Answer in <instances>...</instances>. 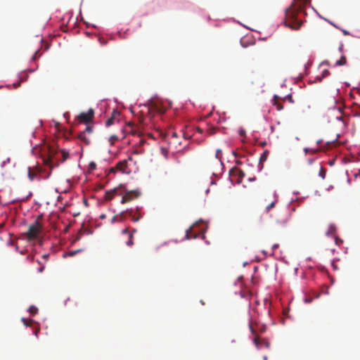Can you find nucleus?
<instances>
[{
	"instance_id": "obj_25",
	"label": "nucleus",
	"mask_w": 360,
	"mask_h": 360,
	"mask_svg": "<svg viewBox=\"0 0 360 360\" xmlns=\"http://www.w3.org/2000/svg\"><path fill=\"white\" fill-rule=\"evenodd\" d=\"M113 123H114V117H111L107 120V121L105 122V125L107 127H109V126L112 125Z\"/></svg>"
},
{
	"instance_id": "obj_13",
	"label": "nucleus",
	"mask_w": 360,
	"mask_h": 360,
	"mask_svg": "<svg viewBox=\"0 0 360 360\" xmlns=\"http://www.w3.org/2000/svg\"><path fill=\"white\" fill-rule=\"evenodd\" d=\"M78 138L86 145L90 143V139L86 136L85 131L80 132L78 134Z\"/></svg>"
},
{
	"instance_id": "obj_32",
	"label": "nucleus",
	"mask_w": 360,
	"mask_h": 360,
	"mask_svg": "<svg viewBox=\"0 0 360 360\" xmlns=\"http://www.w3.org/2000/svg\"><path fill=\"white\" fill-rule=\"evenodd\" d=\"M191 231V229L190 228L188 230L186 231V238L188 239H190L191 238V236H190V232Z\"/></svg>"
},
{
	"instance_id": "obj_43",
	"label": "nucleus",
	"mask_w": 360,
	"mask_h": 360,
	"mask_svg": "<svg viewBox=\"0 0 360 360\" xmlns=\"http://www.w3.org/2000/svg\"><path fill=\"white\" fill-rule=\"evenodd\" d=\"M342 32H343L344 35H348L349 34V32L347 30H342Z\"/></svg>"
},
{
	"instance_id": "obj_33",
	"label": "nucleus",
	"mask_w": 360,
	"mask_h": 360,
	"mask_svg": "<svg viewBox=\"0 0 360 360\" xmlns=\"http://www.w3.org/2000/svg\"><path fill=\"white\" fill-rule=\"evenodd\" d=\"M80 250H76V251H73V252H69V255L70 256H73L75 255L77 252H79Z\"/></svg>"
},
{
	"instance_id": "obj_4",
	"label": "nucleus",
	"mask_w": 360,
	"mask_h": 360,
	"mask_svg": "<svg viewBox=\"0 0 360 360\" xmlns=\"http://www.w3.org/2000/svg\"><path fill=\"white\" fill-rule=\"evenodd\" d=\"M268 198H271V202L267 203L265 207V212L267 214L270 213L271 210L274 208L278 202V195L276 191H270L266 192L264 197V201L268 202Z\"/></svg>"
},
{
	"instance_id": "obj_38",
	"label": "nucleus",
	"mask_w": 360,
	"mask_h": 360,
	"mask_svg": "<svg viewBox=\"0 0 360 360\" xmlns=\"http://www.w3.org/2000/svg\"><path fill=\"white\" fill-rule=\"evenodd\" d=\"M343 49H344V45L342 44H341L339 47L340 52H343Z\"/></svg>"
},
{
	"instance_id": "obj_42",
	"label": "nucleus",
	"mask_w": 360,
	"mask_h": 360,
	"mask_svg": "<svg viewBox=\"0 0 360 360\" xmlns=\"http://www.w3.org/2000/svg\"><path fill=\"white\" fill-rule=\"evenodd\" d=\"M39 331V329H36L34 330V334L35 336L37 337Z\"/></svg>"
},
{
	"instance_id": "obj_40",
	"label": "nucleus",
	"mask_w": 360,
	"mask_h": 360,
	"mask_svg": "<svg viewBox=\"0 0 360 360\" xmlns=\"http://www.w3.org/2000/svg\"><path fill=\"white\" fill-rule=\"evenodd\" d=\"M117 170H118V169H117V168H116V166H115V167H112V168L110 169V172H115Z\"/></svg>"
},
{
	"instance_id": "obj_37",
	"label": "nucleus",
	"mask_w": 360,
	"mask_h": 360,
	"mask_svg": "<svg viewBox=\"0 0 360 360\" xmlns=\"http://www.w3.org/2000/svg\"><path fill=\"white\" fill-rule=\"evenodd\" d=\"M126 160H128V163L130 164V162H133V158L131 156H129V158Z\"/></svg>"
},
{
	"instance_id": "obj_48",
	"label": "nucleus",
	"mask_w": 360,
	"mask_h": 360,
	"mask_svg": "<svg viewBox=\"0 0 360 360\" xmlns=\"http://www.w3.org/2000/svg\"><path fill=\"white\" fill-rule=\"evenodd\" d=\"M321 142H322V140H321V139L318 140V141H317V144H320Z\"/></svg>"
},
{
	"instance_id": "obj_17",
	"label": "nucleus",
	"mask_w": 360,
	"mask_h": 360,
	"mask_svg": "<svg viewBox=\"0 0 360 360\" xmlns=\"http://www.w3.org/2000/svg\"><path fill=\"white\" fill-rule=\"evenodd\" d=\"M60 152H61V155H62L61 162H63L69 158L70 155H69V153L68 151H66L65 150H61Z\"/></svg>"
},
{
	"instance_id": "obj_27",
	"label": "nucleus",
	"mask_w": 360,
	"mask_h": 360,
	"mask_svg": "<svg viewBox=\"0 0 360 360\" xmlns=\"http://www.w3.org/2000/svg\"><path fill=\"white\" fill-rule=\"evenodd\" d=\"M333 111L336 112H338L339 114V115L336 116V118L338 120H341L342 119V115H341L342 112H341L340 108H335V109H333Z\"/></svg>"
},
{
	"instance_id": "obj_12",
	"label": "nucleus",
	"mask_w": 360,
	"mask_h": 360,
	"mask_svg": "<svg viewBox=\"0 0 360 360\" xmlns=\"http://www.w3.org/2000/svg\"><path fill=\"white\" fill-rule=\"evenodd\" d=\"M127 212L129 217L134 222L138 221L143 217V214L139 212L138 208L136 212H134L132 210H130L127 211Z\"/></svg>"
},
{
	"instance_id": "obj_49",
	"label": "nucleus",
	"mask_w": 360,
	"mask_h": 360,
	"mask_svg": "<svg viewBox=\"0 0 360 360\" xmlns=\"http://www.w3.org/2000/svg\"><path fill=\"white\" fill-rule=\"evenodd\" d=\"M309 150V148H304V152H305V153H307Z\"/></svg>"
},
{
	"instance_id": "obj_36",
	"label": "nucleus",
	"mask_w": 360,
	"mask_h": 360,
	"mask_svg": "<svg viewBox=\"0 0 360 360\" xmlns=\"http://www.w3.org/2000/svg\"><path fill=\"white\" fill-rule=\"evenodd\" d=\"M339 243H342V240L339 239L338 238L335 237V243L338 245Z\"/></svg>"
},
{
	"instance_id": "obj_16",
	"label": "nucleus",
	"mask_w": 360,
	"mask_h": 360,
	"mask_svg": "<svg viewBox=\"0 0 360 360\" xmlns=\"http://www.w3.org/2000/svg\"><path fill=\"white\" fill-rule=\"evenodd\" d=\"M117 192V189H114L112 191H109L105 193V199L107 200H110L112 199L114 193Z\"/></svg>"
},
{
	"instance_id": "obj_9",
	"label": "nucleus",
	"mask_w": 360,
	"mask_h": 360,
	"mask_svg": "<svg viewBox=\"0 0 360 360\" xmlns=\"http://www.w3.org/2000/svg\"><path fill=\"white\" fill-rule=\"evenodd\" d=\"M116 168L122 173L129 174L131 172L130 164L128 163V160H124L118 162Z\"/></svg>"
},
{
	"instance_id": "obj_19",
	"label": "nucleus",
	"mask_w": 360,
	"mask_h": 360,
	"mask_svg": "<svg viewBox=\"0 0 360 360\" xmlns=\"http://www.w3.org/2000/svg\"><path fill=\"white\" fill-rule=\"evenodd\" d=\"M231 172H235L237 175H238L240 177H243L245 176L244 172L238 168H234L231 170Z\"/></svg>"
},
{
	"instance_id": "obj_21",
	"label": "nucleus",
	"mask_w": 360,
	"mask_h": 360,
	"mask_svg": "<svg viewBox=\"0 0 360 360\" xmlns=\"http://www.w3.org/2000/svg\"><path fill=\"white\" fill-rule=\"evenodd\" d=\"M21 321L26 326H30L34 322L32 319H26L25 318H22Z\"/></svg>"
},
{
	"instance_id": "obj_10",
	"label": "nucleus",
	"mask_w": 360,
	"mask_h": 360,
	"mask_svg": "<svg viewBox=\"0 0 360 360\" xmlns=\"http://www.w3.org/2000/svg\"><path fill=\"white\" fill-rule=\"evenodd\" d=\"M139 193L138 191H131L127 192L122 196L121 202L122 204L128 202L132 200L134 198H137L139 196Z\"/></svg>"
},
{
	"instance_id": "obj_30",
	"label": "nucleus",
	"mask_w": 360,
	"mask_h": 360,
	"mask_svg": "<svg viewBox=\"0 0 360 360\" xmlns=\"http://www.w3.org/2000/svg\"><path fill=\"white\" fill-rule=\"evenodd\" d=\"M215 131H216V128L212 127V128L209 129L207 131L210 135H212L215 133Z\"/></svg>"
},
{
	"instance_id": "obj_44",
	"label": "nucleus",
	"mask_w": 360,
	"mask_h": 360,
	"mask_svg": "<svg viewBox=\"0 0 360 360\" xmlns=\"http://www.w3.org/2000/svg\"><path fill=\"white\" fill-rule=\"evenodd\" d=\"M44 269V266H41L39 269V272H42Z\"/></svg>"
},
{
	"instance_id": "obj_46",
	"label": "nucleus",
	"mask_w": 360,
	"mask_h": 360,
	"mask_svg": "<svg viewBox=\"0 0 360 360\" xmlns=\"http://www.w3.org/2000/svg\"><path fill=\"white\" fill-rule=\"evenodd\" d=\"M310 150H311L312 153H316V152L318 151V150H316H316L311 149Z\"/></svg>"
},
{
	"instance_id": "obj_24",
	"label": "nucleus",
	"mask_w": 360,
	"mask_h": 360,
	"mask_svg": "<svg viewBox=\"0 0 360 360\" xmlns=\"http://www.w3.org/2000/svg\"><path fill=\"white\" fill-rule=\"evenodd\" d=\"M221 150L217 149L215 154V158L219 160V161L221 163Z\"/></svg>"
},
{
	"instance_id": "obj_18",
	"label": "nucleus",
	"mask_w": 360,
	"mask_h": 360,
	"mask_svg": "<svg viewBox=\"0 0 360 360\" xmlns=\"http://www.w3.org/2000/svg\"><path fill=\"white\" fill-rule=\"evenodd\" d=\"M336 231V227L335 225L333 224H330L329 227H328V231L327 232V234H330V235H332L333 236L335 232Z\"/></svg>"
},
{
	"instance_id": "obj_34",
	"label": "nucleus",
	"mask_w": 360,
	"mask_h": 360,
	"mask_svg": "<svg viewBox=\"0 0 360 360\" xmlns=\"http://www.w3.org/2000/svg\"><path fill=\"white\" fill-rule=\"evenodd\" d=\"M39 51L37 50L35 53H34V55L32 57V59L33 60H36V58H37V54L39 53Z\"/></svg>"
},
{
	"instance_id": "obj_31",
	"label": "nucleus",
	"mask_w": 360,
	"mask_h": 360,
	"mask_svg": "<svg viewBox=\"0 0 360 360\" xmlns=\"http://www.w3.org/2000/svg\"><path fill=\"white\" fill-rule=\"evenodd\" d=\"M330 75V72L328 70H325L323 72V77H326Z\"/></svg>"
},
{
	"instance_id": "obj_5",
	"label": "nucleus",
	"mask_w": 360,
	"mask_h": 360,
	"mask_svg": "<svg viewBox=\"0 0 360 360\" xmlns=\"http://www.w3.org/2000/svg\"><path fill=\"white\" fill-rule=\"evenodd\" d=\"M250 328L251 333L255 335V337L253 338V342L256 347L258 349H261L262 347L269 349L271 346L270 342L266 338L261 339L259 335H256V331L252 327V324H250Z\"/></svg>"
},
{
	"instance_id": "obj_3",
	"label": "nucleus",
	"mask_w": 360,
	"mask_h": 360,
	"mask_svg": "<svg viewBox=\"0 0 360 360\" xmlns=\"http://www.w3.org/2000/svg\"><path fill=\"white\" fill-rule=\"evenodd\" d=\"M39 218L41 217H39L35 222L29 226L27 232L22 234L23 238L27 241H32L39 238V234L43 229V225L39 221Z\"/></svg>"
},
{
	"instance_id": "obj_6",
	"label": "nucleus",
	"mask_w": 360,
	"mask_h": 360,
	"mask_svg": "<svg viewBox=\"0 0 360 360\" xmlns=\"http://www.w3.org/2000/svg\"><path fill=\"white\" fill-rule=\"evenodd\" d=\"M289 218L285 213H281L275 219L273 226L276 230H281L285 229L288 224Z\"/></svg>"
},
{
	"instance_id": "obj_7",
	"label": "nucleus",
	"mask_w": 360,
	"mask_h": 360,
	"mask_svg": "<svg viewBox=\"0 0 360 360\" xmlns=\"http://www.w3.org/2000/svg\"><path fill=\"white\" fill-rule=\"evenodd\" d=\"M42 172V169L39 166L29 167L27 168V175L30 181L34 179H41L40 173Z\"/></svg>"
},
{
	"instance_id": "obj_22",
	"label": "nucleus",
	"mask_w": 360,
	"mask_h": 360,
	"mask_svg": "<svg viewBox=\"0 0 360 360\" xmlns=\"http://www.w3.org/2000/svg\"><path fill=\"white\" fill-rule=\"evenodd\" d=\"M269 153V152L268 150H264L263 152V153L262 154V155H261V157L259 158V160L261 162L266 161L267 158H268Z\"/></svg>"
},
{
	"instance_id": "obj_14",
	"label": "nucleus",
	"mask_w": 360,
	"mask_h": 360,
	"mask_svg": "<svg viewBox=\"0 0 360 360\" xmlns=\"http://www.w3.org/2000/svg\"><path fill=\"white\" fill-rule=\"evenodd\" d=\"M278 96H274V100H273V105H275L276 107V109L278 110H281L283 109V106L281 103H280L278 101Z\"/></svg>"
},
{
	"instance_id": "obj_1",
	"label": "nucleus",
	"mask_w": 360,
	"mask_h": 360,
	"mask_svg": "<svg viewBox=\"0 0 360 360\" xmlns=\"http://www.w3.org/2000/svg\"><path fill=\"white\" fill-rule=\"evenodd\" d=\"M309 3V0H293L290 6L285 10V25L295 30H299L303 24L300 15H306L304 8Z\"/></svg>"
},
{
	"instance_id": "obj_15",
	"label": "nucleus",
	"mask_w": 360,
	"mask_h": 360,
	"mask_svg": "<svg viewBox=\"0 0 360 360\" xmlns=\"http://www.w3.org/2000/svg\"><path fill=\"white\" fill-rule=\"evenodd\" d=\"M347 64V58L342 55L339 60L335 62V65L341 66Z\"/></svg>"
},
{
	"instance_id": "obj_8",
	"label": "nucleus",
	"mask_w": 360,
	"mask_h": 360,
	"mask_svg": "<svg viewBox=\"0 0 360 360\" xmlns=\"http://www.w3.org/2000/svg\"><path fill=\"white\" fill-rule=\"evenodd\" d=\"M94 115V110L92 108H90L86 112H81L78 115V120L82 123H88L93 119Z\"/></svg>"
},
{
	"instance_id": "obj_50",
	"label": "nucleus",
	"mask_w": 360,
	"mask_h": 360,
	"mask_svg": "<svg viewBox=\"0 0 360 360\" xmlns=\"http://www.w3.org/2000/svg\"><path fill=\"white\" fill-rule=\"evenodd\" d=\"M263 359H264V360H267V356H264L263 357Z\"/></svg>"
},
{
	"instance_id": "obj_41",
	"label": "nucleus",
	"mask_w": 360,
	"mask_h": 360,
	"mask_svg": "<svg viewBox=\"0 0 360 360\" xmlns=\"http://www.w3.org/2000/svg\"><path fill=\"white\" fill-rule=\"evenodd\" d=\"M278 244H274L273 246H272V249L273 250H275L276 248H278Z\"/></svg>"
},
{
	"instance_id": "obj_26",
	"label": "nucleus",
	"mask_w": 360,
	"mask_h": 360,
	"mask_svg": "<svg viewBox=\"0 0 360 360\" xmlns=\"http://www.w3.org/2000/svg\"><path fill=\"white\" fill-rule=\"evenodd\" d=\"M117 140H118V138L115 135L111 136L109 139V141L111 145L114 144L115 141H116Z\"/></svg>"
},
{
	"instance_id": "obj_51",
	"label": "nucleus",
	"mask_w": 360,
	"mask_h": 360,
	"mask_svg": "<svg viewBox=\"0 0 360 360\" xmlns=\"http://www.w3.org/2000/svg\"><path fill=\"white\" fill-rule=\"evenodd\" d=\"M269 202H271V198H268V202H265L269 203Z\"/></svg>"
},
{
	"instance_id": "obj_2",
	"label": "nucleus",
	"mask_w": 360,
	"mask_h": 360,
	"mask_svg": "<svg viewBox=\"0 0 360 360\" xmlns=\"http://www.w3.org/2000/svg\"><path fill=\"white\" fill-rule=\"evenodd\" d=\"M58 153V149L53 145H44L41 149L43 162L45 165L49 166L51 170L59 165L58 160L56 158Z\"/></svg>"
},
{
	"instance_id": "obj_35",
	"label": "nucleus",
	"mask_w": 360,
	"mask_h": 360,
	"mask_svg": "<svg viewBox=\"0 0 360 360\" xmlns=\"http://www.w3.org/2000/svg\"><path fill=\"white\" fill-rule=\"evenodd\" d=\"M89 167L91 169H95L96 168V164L94 162H91L89 165Z\"/></svg>"
},
{
	"instance_id": "obj_29",
	"label": "nucleus",
	"mask_w": 360,
	"mask_h": 360,
	"mask_svg": "<svg viewBox=\"0 0 360 360\" xmlns=\"http://www.w3.org/2000/svg\"><path fill=\"white\" fill-rule=\"evenodd\" d=\"M161 153L162 155L165 157V158H167V155H168V150L165 148H161Z\"/></svg>"
},
{
	"instance_id": "obj_11",
	"label": "nucleus",
	"mask_w": 360,
	"mask_h": 360,
	"mask_svg": "<svg viewBox=\"0 0 360 360\" xmlns=\"http://www.w3.org/2000/svg\"><path fill=\"white\" fill-rule=\"evenodd\" d=\"M136 232V229H133L132 232H129V229L127 228V229H124L122 231V233L123 234H126L128 236V240L126 242V244L128 245V246H132L134 245V241H133V239H134V236H133V233Z\"/></svg>"
},
{
	"instance_id": "obj_28",
	"label": "nucleus",
	"mask_w": 360,
	"mask_h": 360,
	"mask_svg": "<svg viewBox=\"0 0 360 360\" xmlns=\"http://www.w3.org/2000/svg\"><path fill=\"white\" fill-rule=\"evenodd\" d=\"M84 131H85L86 134H91L93 132V127L88 125Z\"/></svg>"
},
{
	"instance_id": "obj_20",
	"label": "nucleus",
	"mask_w": 360,
	"mask_h": 360,
	"mask_svg": "<svg viewBox=\"0 0 360 360\" xmlns=\"http://www.w3.org/2000/svg\"><path fill=\"white\" fill-rule=\"evenodd\" d=\"M28 311L30 312V314L31 315L34 316L35 314H37L38 309L34 306H31V307H30Z\"/></svg>"
},
{
	"instance_id": "obj_47",
	"label": "nucleus",
	"mask_w": 360,
	"mask_h": 360,
	"mask_svg": "<svg viewBox=\"0 0 360 360\" xmlns=\"http://www.w3.org/2000/svg\"><path fill=\"white\" fill-rule=\"evenodd\" d=\"M48 255H44L42 257L44 259H46L48 257Z\"/></svg>"
},
{
	"instance_id": "obj_45",
	"label": "nucleus",
	"mask_w": 360,
	"mask_h": 360,
	"mask_svg": "<svg viewBox=\"0 0 360 360\" xmlns=\"http://www.w3.org/2000/svg\"><path fill=\"white\" fill-rule=\"evenodd\" d=\"M155 109H156L159 112H160V113H163V112H164V111H163V110H160L158 109L157 106H155Z\"/></svg>"
},
{
	"instance_id": "obj_39",
	"label": "nucleus",
	"mask_w": 360,
	"mask_h": 360,
	"mask_svg": "<svg viewBox=\"0 0 360 360\" xmlns=\"http://www.w3.org/2000/svg\"><path fill=\"white\" fill-rule=\"evenodd\" d=\"M287 98L290 103H293L292 97L291 95L288 96Z\"/></svg>"
},
{
	"instance_id": "obj_23",
	"label": "nucleus",
	"mask_w": 360,
	"mask_h": 360,
	"mask_svg": "<svg viewBox=\"0 0 360 360\" xmlns=\"http://www.w3.org/2000/svg\"><path fill=\"white\" fill-rule=\"evenodd\" d=\"M326 169H324L323 167H321L320 170H319V176L322 178V179H325L326 177Z\"/></svg>"
}]
</instances>
